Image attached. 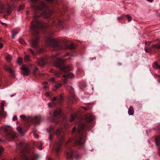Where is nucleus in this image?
<instances>
[{"mask_svg": "<svg viewBox=\"0 0 160 160\" xmlns=\"http://www.w3.org/2000/svg\"><path fill=\"white\" fill-rule=\"evenodd\" d=\"M19 42L22 44H23L25 43L24 41H23V39L22 38H20L19 40Z\"/></svg>", "mask_w": 160, "mask_h": 160, "instance_id": "36", "label": "nucleus"}, {"mask_svg": "<svg viewBox=\"0 0 160 160\" xmlns=\"http://www.w3.org/2000/svg\"><path fill=\"white\" fill-rule=\"evenodd\" d=\"M20 145H23V143L22 142H21L20 143Z\"/></svg>", "mask_w": 160, "mask_h": 160, "instance_id": "64", "label": "nucleus"}, {"mask_svg": "<svg viewBox=\"0 0 160 160\" xmlns=\"http://www.w3.org/2000/svg\"><path fill=\"white\" fill-rule=\"evenodd\" d=\"M84 127V124H79L78 129V132H82L83 131V129Z\"/></svg>", "mask_w": 160, "mask_h": 160, "instance_id": "18", "label": "nucleus"}, {"mask_svg": "<svg viewBox=\"0 0 160 160\" xmlns=\"http://www.w3.org/2000/svg\"><path fill=\"white\" fill-rule=\"evenodd\" d=\"M31 53L33 55H34V52L31 49H29Z\"/></svg>", "mask_w": 160, "mask_h": 160, "instance_id": "50", "label": "nucleus"}, {"mask_svg": "<svg viewBox=\"0 0 160 160\" xmlns=\"http://www.w3.org/2000/svg\"><path fill=\"white\" fill-rule=\"evenodd\" d=\"M22 70V73L24 76H28L29 73V70L26 67L21 68Z\"/></svg>", "mask_w": 160, "mask_h": 160, "instance_id": "12", "label": "nucleus"}, {"mask_svg": "<svg viewBox=\"0 0 160 160\" xmlns=\"http://www.w3.org/2000/svg\"><path fill=\"white\" fill-rule=\"evenodd\" d=\"M24 8V5H21L19 6V9H18V12H19L20 11L23 9Z\"/></svg>", "mask_w": 160, "mask_h": 160, "instance_id": "34", "label": "nucleus"}, {"mask_svg": "<svg viewBox=\"0 0 160 160\" xmlns=\"http://www.w3.org/2000/svg\"><path fill=\"white\" fill-rule=\"evenodd\" d=\"M153 67L154 68L157 69H160V66L159 65L157 62H155L154 63Z\"/></svg>", "mask_w": 160, "mask_h": 160, "instance_id": "25", "label": "nucleus"}, {"mask_svg": "<svg viewBox=\"0 0 160 160\" xmlns=\"http://www.w3.org/2000/svg\"><path fill=\"white\" fill-rule=\"evenodd\" d=\"M4 68L6 71L9 72L12 77H15L14 71L10 67L7 66H5L4 67Z\"/></svg>", "mask_w": 160, "mask_h": 160, "instance_id": "8", "label": "nucleus"}, {"mask_svg": "<svg viewBox=\"0 0 160 160\" xmlns=\"http://www.w3.org/2000/svg\"><path fill=\"white\" fill-rule=\"evenodd\" d=\"M61 112V110L60 108L57 109L54 112V116L55 117L59 115Z\"/></svg>", "mask_w": 160, "mask_h": 160, "instance_id": "20", "label": "nucleus"}, {"mask_svg": "<svg viewBox=\"0 0 160 160\" xmlns=\"http://www.w3.org/2000/svg\"><path fill=\"white\" fill-rule=\"evenodd\" d=\"M17 119V116L16 115H14L13 116L12 118V120L13 121H16Z\"/></svg>", "mask_w": 160, "mask_h": 160, "instance_id": "43", "label": "nucleus"}, {"mask_svg": "<svg viewBox=\"0 0 160 160\" xmlns=\"http://www.w3.org/2000/svg\"><path fill=\"white\" fill-rule=\"evenodd\" d=\"M3 150V148L0 146V153Z\"/></svg>", "mask_w": 160, "mask_h": 160, "instance_id": "51", "label": "nucleus"}, {"mask_svg": "<svg viewBox=\"0 0 160 160\" xmlns=\"http://www.w3.org/2000/svg\"><path fill=\"white\" fill-rule=\"evenodd\" d=\"M33 135H34V137L36 138H38V135L36 133H34V134H33Z\"/></svg>", "mask_w": 160, "mask_h": 160, "instance_id": "41", "label": "nucleus"}, {"mask_svg": "<svg viewBox=\"0 0 160 160\" xmlns=\"http://www.w3.org/2000/svg\"><path fill=\"white\" fill-rule=\"evenodd\" d=\"M81 108H82V109H83L84 110H88V108H84V107H82Z\"/></svg>", "mask_w": 160, "mask_h": 160, "instance_id": "55", "label": "nucleus"}, {"mask_svg": "<svg viewBox=\"0 0 160 160\" xmlns=\"http://www.w3.org/2000/svg\"><path fill=\"white\" fill-rule=\"evenodd\" d=\"M74 77V74L72 73H70L67 75L64 74L63 75V77L65 79L64 80V82L66 84L68 83L67 79L69 78H72Z\"/></svg>", "mask_w": 160, "mask_h": 160, "instance_id": "7", "label": "nucleus"}, {"mask_svg": "<svg viewBox=\"0 0 160 160\" xmlns=\"http://www.w3.org/2000/svg\"><path fill=\"white\" fill-rule=\"evenodd\" d=\"M9 127V126H4L0 128V129L2 131H3L5 132H7L8 130V128Z\"/></svg>", "mask_w": 160, "mask_h": 160, "instance_id": "22", "label": "nucleus"}, {"mask_svg": "<svg viewBox=\"0 0 160 160\" xmlns=\"http://www.w3.org/2000/svg\"><path fill=\"white\" fill-rule=\"evenodd\" d=\"M34 144L39 149L42 150V144L41 142H35Z\"/></svg>", "mask_w": 160, "mask_h": 160, "instance_id": "19", "label": "nucleus"}, {"mask_svg": "<svg viewBox=\"0 0 160 160\" xmlns=\"http://www.w3.org/2000/svg\"><path fill=\"white\" fill-rule=\"evenodd\" d=\"M39 42V39L36 37L32 40L30 42L31 46L32 47L36 48L38 46V43Z\"/></svg>", "mask_w": 160, "mask_h": 160, "instance_id": "9", "label": "nucleus"}, {"mask_svg": "<svg viewBox=\"0 0 160 160\" xmlns=\"http://www.w3.org/2000/svg\"><path fill=\"white\" fill-rule=\"evenodd\" d=\"M152 46L154 48H160V42L158 43L153 44L152 45Z\"/></svg>", "mask_w": 160, "mask_h": 160, "instance_id": "23", "label": "nucleus"}, {"mask_svg": "<svg viewBox=\"0 0 160 160\" xmlns=\"http://www.w3.org/2000/svg\"><path fill=\"white\" fill-rule=\"evenodd\" d=\"M37 64L38 65L42 66L45 63V59L44 58L38 60L37 61Z\"/></svg>", "mask_w": 160, "mask_h": 160, "instance_id": "17", "label": "nucleus"}, {"mask_svg": "<svg viewBox=\"0 0 160 160\" xmlns=\"http://www.w3.org/2000/svg\"><path fill=\"white\" fill-rule=\"evenodd\" d=\"M62 130L61 129H58L56 131L55 134L56 135L58 136L60 134Z\"/></svg>", "mask_w": 160, "mask_h": 160, "instance_id": "30", "label": "nucleus"}, {"mask_svg": "<svg viewBox=\"0 0 160 160\" xmlns=\"http://www.w3.org/2000/svg\"><path fill=\"white\" fill-rule=\"evenodd\" d=\"M41 119L39 117L35 116L32 118V123L37 124L40 121Z\"/></svg>", "mask_w": 160, "mask_h": 160, "instance_id": "13", "label": "nucleus"}, {"mask_svg": "<svg viewBox=\"0 0 160 160\" xmlns=\"http://www.w3.org/2000/svg\"><path fill=\"white\" fill-rule=\"evenodd\" d=\"M122 17H119L118 18V19L119 20H120V19H122Z\"/></svg>", "mask_w": 160, "mask_h": 160, "instance_id": "57", "label": "nucleus"}, {"mask_svg": "<svg viewBox=\"0 0 160 160\" xmlns=\"http://www.w3.org/2000/svg\"><path fill=\"white\" fill-rule=\"evenodd\" d=\"M65 87L67 88V89L68 90H69L71 92L72 94V95L71 96V98H74L75 97L74 95L73 94V93L74 92V90L72 88V87L68 85H65Z\"/></svg>", "mask_w": 160, "mask_h": 160, "instance_id": "15", "label": "nucleus"}, {"mask_svg": "<svg viewBox=\"0 0 160 160\" xmlns=\"http://www.w3.org/2000/svg\"><path fill=\"white\" fill-rule=\"evenodd\" d=\"M134 112L133 107L132 106H130L128 111V114L130 115H132L134 113Z\"/></svg>", "mask_w": 160, "mask_h": 160, "instance_id": "21", "label": "nucleus"}, {"mask_svg": "<svg viewBox=\"0 0 160 160\" xmlns=\"http://www.w3.org/2000/svg\"><path fill=\"white\" fill-rule=\"evenodd\" d=\"M34 10V16L33 19L31 23V28L33 31L37 32L39 28H44L47 26V25L44 22H42L36 18L40 16L37 14L40 11L46 9V5L42 2H41L38 4L34 3L32 5Z\"/></svg>", "mask_w": 160, "mask_h": 160, "instance_id": "1", "label": "nucleus"}, {"mask_svg": "<svg viewBox=\"0 0 160 160\" xmlns=\"http://www.w3.org/2000/svg\"><path fill=\"white\" fill-rule=\"evenodd\" d=\"M145 50L147 52H148L150 51V50L147 47L145 48Z\"/></svg>", "mask_w": 160, "mask_h": 160, "instance_id": "44", "label": "nucleus"}, {"mask_svg": "<svg viewBox=\"0 0 160 160\" xmlns=\"http://www.w3.org/2000/svg\"><path fill=\"white\" fill-rule=\"evenodd\" d=\"M68 47L70 49H72L74 48V46L72 44L69 45L68 46Z\"/></svg>", "mask_w": 160, "mask_h": 160, "instance_id": "37", "label": "nucleus"}, {"mask_svg": "<svg viewBox=\"0 0 160 160\" xmlns=\"http://www.w3.org/2000/svg\"><path fill=\"white\" fill-rule=\"evenodd\" d=\"M77 115L75 114L72 115L71 116L70 121L71 122H72L73 121L74 119L76 118Z\"/></svg>", "mask_w": 160, "mask_h": 160, "instance_id": "27", "label": "nucleus"}, {"mask_svg": "<svg viewBox=\"0 0 160 160\" xmlns=\"http://www.w3.org/2000/svg\"><path fill=\"white\" fill-rule=\"evenodd\" d=\"M1 24L4 26H7V24L6 23H4V22H1Z\"/></svg>", "mask_w": 160, "mask_h": 160, "instance_id": "52", "label": "nucleus"}, {"mask_svg": "<svg viewBox=\"0 0 160 160\" xmlns=\"http://www.w3.org/2000/svg\"><path fill=\"white\" fill-rule=\"evenodd\" d=\"M43 84L44 85H46L47 84V82H44Z\"/></svg>", "mask_w": 160, "mask_h": 160, "instance_id": "60", "label": "nucleus"}, {"mask_svg": "<svg viewBox=\"0 0 160 160\" xmlns=\"http://www.w3.org/2000/svg\"><path fill=\"white\" fill-rule=\"evenodd\" d=\"M11 56L10 55H8L6 57V59L8 62H10L12 60Z\"/></svg>", "mask_w": 160, "mask_h": 160, "instance_id": "29", "label": "nucleus"}, {"mask_svg": "<svg viewBox=\"0 0 160 160\" xmlns=\"http://www.w3.org/2000/svg\"><path fill=\"white\" fill-rule=\"evenodd\" d=\"M72 140L71 139H69L66 142V144H67L70 142H71Z\"/></svg>", "mask_w": 160, "mask_h": 160, "instance_id": "47", "label": "nucleus"}, {"mask_svg": "<svg viewBox=\"0 0 160 160\" xmlns=\"http://www.w3.org/2000/svg\"><path fill=\"white\" fill-rule=\"evenodd\" d=\"M54 0H47V1L48 2H50L53 1Z\"/></svg>", "mask_w": 160, "mask_h": 160, "instance_id": "58", "label": "nucleus"}, {"mask_svg": "<svg viewBox=\"0 0 160 160\" xmlns=\"http://www.w3.org/2000/svg\"><path fill=\"white\" fill-rule=\"evenodd\" d=\"M63 22V21L62 20H59L58 22V25H60Z\"/></svg>", "mask_w": 160, "mask_h": 160, "instance_id": "45", "label": "nucleus"}, {"mask_svg": "<svg viewBox=\"0 0 160 160\" xmlns=\"http://www.w3.org/2000/svg\"><path fill=\"white\" fill-rule=\"evenodd\" d=\"M7 5L8 7V8H7L6 10H5L4 8V5L2 3L0 2V13H4L6 12L8 15L10 14L11 13V8L10 7L9 4H8Z\"/></svg>", "mask_w": 160, "mask_h": 160, "instance_id": "4", "label": "nucleus"}, {"mask_svg": "<svg viewBox=\"0 0 160 160\" xmlns=\"http://www.w3.org/2000/svg\"><path fill=\"white\" fill-rule=\"evenodd\" d=\"M22 158L23 160H36L38 158V156L37 154H35L30 157L27 154H24V151L22 152Z\"/></svg>", "mask_w": 160, "mask_h": 160, "instance_id": "5", "label": "nucleus"}, {"mask_svg": "<svg viewBox=\"0 0 160 160\" xmlns=\"http://www.w3.org/2000/svg\"><path fill=\"white\" fill-rule=\"evenodd\" d=\"M38 69L37 68H35L33 71V73L34 74L37 73L38 72Z\"/></svg>", "mask_w": 160, "mask_h": 160, "instance_id": "35", "label": "nucleus"}, {"mask_svg": "<svg viewBox=\"0 0 160 160\" xmlns=\"http://www.w3.org/2000/svg\"><path fill=\"white\" fill-rule=\"evenodd\" d=\"M17 130L20 133H21L22 131V128L19 126L17 127Z\"/></svg>", "mask_w": 160, "mask_h": 160, "instance_id": "33", "label": "nucleus"}, {"mask_svg": "<svg viewBox=\"0 0 160 160\" xmlns=\"http://www.w3.org/2000/svg\"><path fill=\"white\" fill-rule=\"evenodd\" d=\"M84 141V139L82 138L81 137L78 139L76 140L75 143L77 145H82Z\"/></svg>", "mask_w": 160, "mask_h": 160, "instance_id": "16", "label": "nucleus"}, {"mask_svg": "<svg viewBox=\"0 0 160 160\" xmlns=\"http://www.w3.org/2000/svg\"><path fill=\"white\" fill-rule=\"evenodd\" d=\"M56 99V97L54 96L53 98H52V101H55Z\"/></svg>", "mask_w": 160, "mask_h": 160, "instance_id": "53", "label": "nucleus"}, {"mask_svg": "<svg viewBox=\"0 0 160 160\" xmlns=\"http://www.w3.org/2000/svg\"><path fill=\"white\" fill-rule=\"evenodd\" d=\"M46 96H48L49 95V94L48 93H46Z\"/></svg>", "mask_w": 160, "mask_h": 160, "instance_id": "59", "label": "nucleus"}, {"mask_svg": "<svg viewBox=\"0 0 160 160\" xmlns=\"http://www.w3.org/2000/svg\"><path fill=\"white\" fill-rule=\"evenodd\" d=\"M64 141V138L63 136L62 137L61 139L57 142L54 146L55 152L56 153L58 152L60 149V146Z\"/></svg>", "mask_w": 160, "mask_h": 160, "instance_id": "6", "label": "nucleus"}, {"mask_svg": "<svg viewBox=\"0 0 160 160\" xmlns=\"http://www.w3.org/2000/svg\"><path fill=\"white\" fill-rule=\"evenodd\" d=\"M20 117L21 119H25V116L23 115H21Z\"/></svg>", "mask_w": 160, "mask_h": 160, "instance_id": "46", "label": "nucleus"}, {"mask_svg": "<svg viewBox=\"0 0 160 160\" xmlns=\"http://www.w3.org/2000/svg\"><path fill=\"white\" fill-rule=\"evenodd\" d=\"M85 118L87 122H91L92 121L93 119V118L92 116L89 114H86L85 115Z\"/></svg>", "mask_w": 160, "mask_h": 160, "instance_id": "14", "label": "nucleus"}, {"mask_svg": "<svg viewBox=\"0 0 160 160\" xmlns=\"http://www.w3.org/2000/svg\"><path fill=\"white\" fill-rule=\"evenodd\" d=\"M47 87H48V86H45L43 87V88H47Z\"/></svg>", "mask_w": 160, "mask_h": 160, "instance_id": "61", "label": "nucleus"}, {"mask_svg": "<svg viewBox=\"0 0 160 160\" xmlns=\"http://www.w3.org/2000/svg\"><path fill=\"white\" fill-rule=\"evenodd\" d=\"M54 74L57 77H59L60 75V74L57 71L54 72Z\"/></svg>", "mask_w": 160, "mask_h": 160, "instance_id": "40", "label": "nucleus"}, {"mask_svg": "<svg viewBox=\"0 0 160 160\" xmlns=\"http://www.w3.org/2000/svg\"><path fill=\"white\" fill-rule=\"evenodd\" d=\"M17 62L18 64H21L22 62V59L21 57L18 58L16 61Z\"/></svg>", "mask_w": 160, "mask_h": 160, "instance_id": "28", "label": "nucleus"}, {"mask_svg": "<svg viewBox=\"0 0 160 160\" xmlns=\"http://www.w3.org/2000/svg\"><path fill=\"white\" fill-rule=\"evenodd\" d=\"M18 33V32L16 30H13L12 31V39L15 38V36Z\"/></svg>", "mask_w": 160, "mask_h": 160, "instance_id": "24", "label": "nucleus"}, {"mask_svg": "<svg viewBox=\"0 0 160 160\" xmlns=\"http://www.w3.org/2000/svg\"><path fill=\"white\" fill-rule=\"evenodd\" d=\"M46 42L49 46L53 48L57 47L58 46V42L55 39L49 37L47 38Z\"/></svg>", "mask_w": 160, "mask_h": 160, "instance_id": "3", "label": "nucleus"}, {"mask_svg": "<svg viewBox=\"0 0 160 160\" xmlns=\"http://www.w3.org/2000/svg\"><path fill=\"white\" fill-rule=\"evenodd\" d=\"M55 104L53 102H51L50 103H49L48 104V106L49 107H53V106H55Z\"/></svg>", "mask_w": 160, "mask_h": 160, "instance_id": "32", "label": "nucleus"}, {"mask_svg": "<svg viewBox=\"0 0 160 160\" xmlns=\"http://www.w3.org/2000/svg\"><path fill=\"white\" fill-rule=\"evenodd\" d=\"M11 2H13L16 1V0H10Z\"/></svg>", "mask_w": 160, "mask_h": 160, "instance_id": "63", "label": "nucleus"}, {"mask_svg": "<svg viewBox=\"0 0 160 160\" xmlns=\"http://www.w3.org/2000/svg\"><path fill=\"white\" fill-rule=\"evenodd\" d=\"M4 104H1V110L2 112H3L4 110Z\"/></svg>", "mask_w": 160, "mask_h": 160, "instance_id": "42", "label": "nucleus"}, {"mask_svg": "<svg viewBox=\"0 0 160 160\" xmlns=\"http://www.w3.org/2000/svg\"><path fill=\"white\" fill-rule=\"evenodd\" d=\"M30 59V56L29 55L25 54L24 57V60L25 62L29 61Z\"/></svg>", "mask_w": 160, "mask_h": 160, "instance_id": "26", "label": "nucleus"}, {"mask_svg": "<svg viewBox=\"0 0 160 160\" xmlns=\"http://www.w3.org/2000/svg\"><path fill=\"white\" fill-rule=\"evenodd\" d=\"M159 140H160V137H157L156 139V141L157 142H158Z\"/></svg>", "mask_w": 160, "mask_h": 160, "instance_id": "48", "label": "nucleus"}, {"mask_svg": "<svg viewBox=\"0 0 160 160\" xmlns=\"http://www.w3.org/2000/svg\"><path fill=\"white\" fill-rule=\"evenodd\" d=\"M11 136L12 138H14L16 137V134L12 132L11 133Z\"/></svg>", "mask_w": 160, "mask_h": 160, "instance_id": "39", "label": "nucleus"}, {"mask_svg": "<svg viewBox=\"0 0 160 160\" xmlns=\"http://www.w3.org/2000/svg\"><path fill=\"white\" fill-rule=\"evenodd\" d=\"M73 152L69 148H68L66 152L65 156L66 158H70L72 157Z\"/></svg>", "mask_w": 160, "mask_h": 160, "instance_id": "10", "label": "nucleus"}, {"mask_svg": "<svg viewBox=\"0 0 160 160\" xmlns=\"http://www.w3.org/2000/svg\"><path fill=\"white\" fill-rule=\"evenodd\" d=\"M66 61L65 59L57 58L54 62V65L59 68L61 70L64 72H66L70 70V68L62 64V63Z\"/></svg>", "mask_w": 160, "mask_h": 160, "instance_id": "2", "label": "nucleus"}, {"mask_svg": "<svg viewBox=\"0 0 160 160\" xmlns=\"http://www.w3.org/2000/svg\"><path fill=\"white\" fill-rule=\"evenodd\" d=\"M62 86V84L61 83H59L56 85L55 86V88L54 89V90H56L58 88L61 87Z\"/></svg>", "mask_w": 160, "mask_h": 160, "instance_id": "31", "label": "nucleus"}, {"mask_svg": "<svg viewBox=\"0 0 160 160\" xmlns=\"http://www.w3.org/2000/svg\"><path fill=\"white\" fill-rule=\"evenodd\" d=\"M126 16H127V17L128 18V21L129 22L130 21H131L132 20V18L129 15H127Z\"/></svg>", "mask_w": 160, "mask_h": 160, "instance_id": "38", "label": "nucleus"}, {"mask_svg": "<svg viewBox=\"0 0 160 160\" xmlns=\"http://www.w3.org/2000/svg\"><path fill=\"white\" fill-rule=\"evenodd\" d=\"M49 138H50V140L51 141V135H49Z\"/></svg>", "mask_w": 160, "mask_h": 160, "instance_id": "62", "label": "nucleus"}, {"mask_svg": "<svg viewBox=\"0 0 160 160\" xmlns=\"http://www.w3.org/2000/svg\"><path fill=\"white\" fill-rule=\"evenodd\" d=\"M3 45L2 43H0V48H2L3 47Z\"/></svg>", "mask_w": 160, "mask_h": 160, "instance_id": "54", "label": "nucleus"}, {"mask_svg": "<svg viewBox=\"0 0 160 160\" xmlns=\"http://www.w3.org/2000/svg\"><path fill=\"white\" fill-rule=\"evenodd\" d=\"M76 129V127H73L72 129V132L74 133L75 132V131Z\"/></svg>", "mask_w": 160, "mask_h": 160, "instance_id": "49", "label": "nucleus"}, {"mask_svg": "<svg viewBox=\"0 0 160 160\" xmlns=\"http://www.w3.org/2000/svg\"><path fill=\"white\" fill-rule=\"evenodd\" d=\"M50 80L53 82H54L55 81V79L54 78H52L50 79Z\"/></svg>", "mask_w": 160, "mask_h": 160, "instance_id": "56", "label": "nucleus"}, {"mask_svg": "<svg viewBox=\"0 0 160 160\" xmlns=\"http://www.w3.org/2000/svg\"><path fill=\"white\" fill-rule=\"evenodd\" d=\"M53 12L52 10H50L49 12L46 11L42 14V15H43L44 18H49L50 15Z\"/></svg>", "mask_w": 160, "mask_h": 160, "instance_id": "11", "label": "nucleus"}]
</instances>
